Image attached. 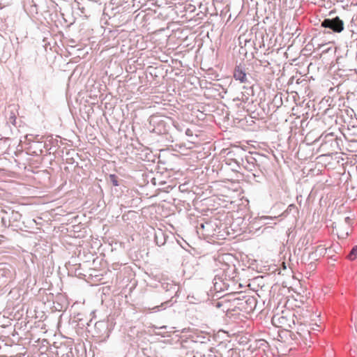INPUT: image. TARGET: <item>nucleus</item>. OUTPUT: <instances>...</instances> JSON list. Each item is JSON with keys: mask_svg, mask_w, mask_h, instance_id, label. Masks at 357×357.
I'll list each match as a JSON object with an SVG mask.
<instances>
[{"mask_svg": "<svg viewBox=\"0 0 357 357\" xmlns=\"http://www.w3.org/2000/svg\"><path fill=\"white\" fill-rule=\"evenodd\" d=\"M33 146H29V151H31V149H32Z\"/></svg>", "mask_w": 357, "mask_h": 357, "instance_id": "obj_32", "label": "nucleus"}, {"mask_svg": "<svg viewBox=\"0 0 357 357\" xmlns=\"http://www.w3.org/2000/svg\"><path fill=\"white\" fill-rule=\"evenodd\" d=\"M162 287L165 291H169L174 294V296H172V298L174 296H178L180 286L174 283L173 281H165L162 282Z\"/></svg>", "mask_w": 357, "mask_h": 357, "instance_id": "obj_11", "label": "nucleus"}, {"mask_svg": "<svg viewBox=\"0 0 357 357\" xmlns=\"http://www.w3.org/2000/svg\"><path fill=\"white\" fill-rule=\"evenodd\" d=\"M200 227H201L202 229H204V224L201 223V224H200Z\"/></svg>", "mask_w": 357, "mask_h": 357, "instance_id": "obj_30", "label": "nucleus"}, {"mask_svg": "<svg viewBox=\"0 0 357 357\" xmlns=\"http://www.w3.org/2000/svg\"><path fill=\"white\" fill-rule=\"evenodd\" d=\"M194 357H206V355L204 354L202 351L196 350L194 351Z\"/></svg>", "mask_w": 357, "mask_h": 357, "instance_id": "obj_26", "label": "nucleus"}, {"mask_svg": "<svg viewBox=\"0 0 357 357\" xmlns=\"http://www.w3.org/2000/svg\"><path fill=\"white\" fill-rule=\"evenodd\" d=\"M199 346L202 347V351L207 350L208 351V354L206 355V357H216L215 355L213 354V348H211L210 349H208L206 348V344H202Z\"/></svg>", "mask_w": 357, "mask_h": 357, "instance_id": "obj_24", "label": "nucleus"}, {"mask_svg": "<svg viewBox=\"0 0 357 357\" xmlns=\"http://www.w3.org/2000/svg\"><path fill=\"white\" fill-rule=\"evenodd\" d=\"M172 305V299L162 303L160 305H156L151 309V312H158L162 310H165L167 306Z\"/></svg>", "mask_w": 357, "mask_h": 357, "instance_id": "obj_17", "label": "nucleus"}, {"mask_svg": "<svg viewBox=\"0 0 357 357\" xmlns=\"http://www.w3.org/2000/svg\"><path fill=\"white\" fill-rule=\"evenodd\" d=\"M105 326V324H103L102 322H97L96 324H95V327L96 328H100V327H103Z\"/></svg>", "mask_w": 357, "mask_h": 357, "instance_id": "obj_27", "label": "nucleus"}, {"mask_svg": "<svg viewBox=\"0 0 357 357\" xmlns=\"http://www.w3.org/2000/svg\"><path fill=\"white\" fill-rule=\"evenodd\" d=\"M214 305L217 308H221L227 315H229L231 311H234L236 308L234 307L233 299L230 300L225 298L215 302Z\"/></svg>", "mask_w": 357, "mask_h": 357, "instance_id": "obj_9", "label": "nucleus"}, {"mask_svg": "<svg viewBox=\"0 0 357 357\" xmlns=\"http://www.w3.org/2000/svg\"><path fill=\"white\" fill-rule=\"evenodd\" d=\"M293 212L295 213H298V209L295 204H291L288 206L287 208L284 211V213L286 215H287Z\"/></svg>", "mask_w": 357, "mask_h": 357, "instance_id": "obj_20", "label": "nucleus"}, {"mask_svg": "<svg viewBox=\"0 0 357 357\" xmlns=\"http://www.w3.org/2000/svg\"><path fill=\"white\" fill-rule=\"evenodd\" d=\"M321 24V26L330 29L337 33H340L344 29V22L339 17L324 19Z\"/></svg>", "mask_w": 357, "mask_h": 357, "instance_id": "obj_7", "label": "nucleus"}, {"mask_svg": "<svg viewBox=\"0 0 357 357\" xmlns=\"http://www.w3.org/2000/svg\"><path fill=\"white\" fill-rule=\"evenodd\" d=\"M21 218L22 215L18 211L10 208L7 211L4 209L0 211L1 222L4 227H19Z\"/></svg>", "mask_w": 357, "mask_h": 357, "instance_id": "obj_3", "label": "nucleus"}, {"mask_svg": "<svg viewBox=\"0 0 357 357\" xmlns=\"http://www.w3.org/2000/svg\"><path fill=\"white\" fill-rule=\"evenodd\" d=\"M167 118L160 119L157 116L151 118V123L154 126L153 131L158 134L167 133L170 129L171 123H169Z\"/></svg>", "mask_w": 357, "mask_h": 357, "instance_id": "obj_5", "label": "nucleus"}, {"mask_svg": "<svg viewBox=\"0 0 357 357\" xmlns=\"http://www.w3.org/2000/svg\"><path fill=\"white\" fill-rule=\"evenodd\" d=\"M38 135L33 136V135H26V139L30 143H33V148L36 149L31 151V155H39L43 153V148L46 146L45 144H43L41 142H39L38 139Z\"/></svg>", "mask_w": 357, "mask_h": 357, "instance_id": "obj_10", "label": "nucleus"}, {"mask_svg": "<svg viewBox=\"0 0 357 357\" xmlns=\"http://www.w3.org/2000/svg\"><path fill=\"white\" fill-rule=\"evenodd\" d=\"M234 77L241 83L248 82L247 75L245 70L241 66H236L234 71Z\"/></svg>", "mask_w": 357, "mask_h": 357, "instance_id": "obj_12", "label": "nucleus"}, {"mask_svg": "<svg viewBox=\"0 0 357 357\" xmlns=\"http://www.w3.org/2000/svg\"><path fill=\"white\" fill-rule=\"evenodd\" d=\"M109 182L114 185V186H118L119 185L118 177L115 174H109Z\"/></svg>", "mask_w": 357, "mask_h": 357, "instance_id": "obj_23", "label": "nucleus"}, {"mask_svg": "<svg viewBox=\"0 0 357 357\" xmlns=\"http://www.w3.org/2000/svg\"><path fill=\"white\" fill-rule=\"evenodd\" d=\"M268 160H263V162L260 164L261 167L255 168V171L250 172L251 175L248 176L252 178L257 183H262L266 180V164Z\"/></svg>", "mask_w": 357, "mask_h": 357, "instance_id": "obj_8", "label": "nucleus"}, {"mask_svg": "<svg viewBox=\"0 0 357 357\" xmlns=\"http://www.w3.org/2000/svg\"><path fill=\"white\" fill-rule=\"evenodd\" d=\"M256 347L261 349L264 352L269 347L268 343L264 340H259L256 343Z\"/></svg>", "mask_w": 357, "mask_h": 357, "instance_id": "obj_18", "label": "nucleus"}, {"mask_svg": "<svg viewBox=\"0 0 357 357\" xmlns=\"http://www.w3.org/2000/svg\"><path fill=\"white\" fill-rule=\"evenodd\" d=\"M244 89H245V91L241 93V97L238 98V99L244 102H246L249 100L250 95L252 94L253 91H252V87H249V88L244 87Z\"/></svg>", "mask_w": 357, "mask_h": 357, "instance_id": "obj_16", "label": "nucleus"}, {"mask_svg": "<svg viewBox=\"0 0 357 357\" xmlns=\"http://www.w3.org/2000/svg\"><path fill=\"white\" fill-rule=\"evenodd\" d=\"M337 235L340 238H347L351 232V228L349 226L340 225L337 229Z\"/></svg>", "mask_w": 357, "mask_h": 357, "instance_id": "obj_14", "label": "nucleus"}, {"mask_svg": "<svg viewBox=\"0 0 357 357\" xmlns=\"http://www.w3.org/2000/svg\"><path fill=\"white\" fill-rule=\"evenodd\" d=\"M293 324L294 325V328H296V334L292 335V339L296 340H302L304 342L305 344L307 343L305 341L307 340L308 338H310V332L309 331L308 327L305 324H300L296 326L294 320H292Z\"/></svg>", "mask_w": 357, "mask_h": 357, "instance_id": "obj_6", "label": "nucleus"}, {"mask_svg": "<svg viewBox=\"0 0 357 357\" xmlns=\"http://www.w3.org/2000/svg\"><path fill=\"white\" fill-rule=\"evenodd\" d=\"M166 119L169 121V123H171V126H173L176 130L178 132L183 131V125L174 122L171 118H167Z\"/></svg>", "mask_w": 357, "mask_h": 357, "instance_id": "obj_19", "label": "nucleus"}, {"mask_svg": "<svg viewBox=\"0 0 357 357\" xmlns=\"http://www.w3.org/2000/svg\"><path fill=\"white\" fill-rule=\"evenodd\" d=\"M167 236L163 233L161 229H158L155 233V241L158 246H162L165 244Z\"/></svg>", "mask_w": 357, "mask_h": 357, "instance_id": "obj_15", "label": "nucleus"}, {"mask_svg": "<svg viewBox=\"0 0 357 357\" xmlns=\"http://www.w3.org/2000/svg\"><path fill=\"white\" fill-rule=\"evenodd\" d=\"M319 140L321 142L319 149L326 154H331L340 150L339 144L340 139L332 132L323 133L320 136Z\"/></svg>", "mask_w": 357, "mask_h": 357, "instance_id": "obj_2", "label": "nucleus"}, {"mask_svg": "<svg viewBox=\"0 0 357 357\" xmlns=\"http://www.w3.org/2000/svg\"><path fill=\"white\" fill-rule=\"evenodd\" d=\"M341 60H342V58L337 59V63L338 66H340L341 64Z\"/></svg>", "mask_w": 357, "mask_h": 357, "instance_id": "obj_29", "label": "nucleus"}, {"mask_svg": "<svg viewBox=\"0 0 357 357\" xmlns=\"http://www.w3.org/2000/svg\"><path fill=\"white\" fill-rule=\"evenodd\" d=\"M214 286H215V289H218V287H217V283H216V282L215 283Z\"/></svg>", "mask_w": 357, "mask_h": 357, "instance_id": "obj_31", "label": "nucleus"}, {"mask_svg": "<svg viewBox=\"0 0 357 357\" xmlns=\"http://www.w3.org/2000/svg\"><path fill=\"white\" fill-rule=\"evenodd\" d=\"M6 119L7 124H12L16 126L17 116L15 112L10 109V107L6 111Z\"/></svg>", "mask_w": 357, "mask_h": 357, "instance_id": "obj_13", "label": "nucleus"}, {"mask_svg": "<svg viewBox=\"0 0 357 357\" xmlns=\"http://www.w3.org/2000/svg\"><path fill=\"white\" fill-rule=\"evenodd\" d=\"M348 259L351 261L355 260L357 259V245H355L352 248L349 254L347 256Z\"/></svg>", "mask_w": 357, "mask_h": 357, "instance_id": "obj_21", "label": "nucleus"}, {"mask_svg": "<svg viewBox=\"0 0 357 357\" xmlns=\"http://www.w3.org/2000/svg\"><path fill=\"white\" fill-rule=\"evenodd\" d=\"M233 303L234 307H237L245 312H252L257 306V301L252 296L244 297L243 299L234 298Z\"/></svg>", "mask_w": 357, "mask_h": 357, "instance_id": "obj_4", "label": "nucleus"}, {"mask_svg": "<svg viewBox=\"0 0 357 357\" xmlns=\"http://www.w3.org/2000/svg\"><path fill=\"white\" fill-rule=\"evenodd\" d=\"M349 49L347 50L346 55L347 56L349 53L351 51L356 50V54L357 55V40H353L350 42L349 46H347Z\"/></svg>", "mask_w": 357, "mask_h": 357, "instance_id": "obj_22", "label": "nucleus"}, {"mask_svg": "<svg viewBox=\"0 0 357 357\" xmlns=\"http://www.w3.org/2000/svg\"><path fill=\"white\" fill-rule=\"evenodd\" d=\"M351 224H352V219L350 218L349 217H346L344 218V223L342 224V225L349 226L351 228Z\"/></svg>", "mask_w": 357, "mask_h": 357, "instance_id": "obj_25", "label": "nucleus"}, {"mask_svg": "<svg viewBox=\"0 0 357 357\" xmlns=\"http://www.w3.org/2000/svg\"><path fill=\"white\" fill-rule=\"evenodd\" d=\"M185 134L186 135H192V131L189 128H187L185 130Z\"/></svg>", "mask_w": 357, "mask_h": 357, "instance_id": "obj_28", "label": "nucleus"}, {"mask_svg": "<svg viewBox=\"0 0 357 357\" xmlns=\"http://www.w3.org/2000/svg\"><path fill=\"white\" fill-rule=\"evenodd\" d=\"M231 160L235 163L236 167L239 169L243 167L250 173L255 171V168L257 167H261L260 164L263 162V160H268V158L264 155L255 153H250L245 158L231 159Z\"/></svg>", "mask_w": 357, "mask_h": 357, "instance_id": "obj_1", "label": "nucleus"}]
</instances>
